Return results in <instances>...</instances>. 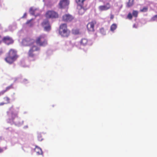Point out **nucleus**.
<instances>
[{
  "label": "nucleus",
  "mask_w": 157,
  "mask_h": 157,
  "mask_svg": "<svg viewBox=\"0 0 157 157\" xmlns=\"http://www.w3.org/2000/svg\"><path fill=\"white\" fill-rule=\"evenodd\" d=\"M86 0H75L78 7H79L80 9L78 11L79 13L82 14L84 12V8L83 5L84 2Z\"/></svg>",
  "instance_id": "20e7f679"
},
{
  "label": "nucleus",
  "mask_w": 157,
  "mask_h": 157,
  "mask_svg": "<svg viewBox=\"0 0 157 157\" xmlns=\"http://www.w3.org/2000/svg\"><path fill=\"white\" fill-rule=\"evenodd\" d=\"M3 149H2V148H0V153L2 152H3Z\"/></svg>",
  "instance_id": "f704fd0d"
},
{
  "label": "nucleus",
  "mask_w": 157,
  "mask_h": 157,
  "mask_svg": "<svg viewBox=\"0 0 157 157\" xmlns=\"http://www.w3.org/2000/svg\"><path fill=\"white\" fill-rule=\"evenodd\" d=\"M148 9L147 7H144L142 9H140V11L141 12H145L147 11Z\"/></svg>",
  "instance_id": "5701e85b"
},
{
  "label": "nucleus",
  "mask_w": 157,
  "mask_h": 157,
  "mask_svg": "<svg viewBox=\"0 0 157 157\" xmlns=\"http://www.w3.org/2000/svg\"><path fill=\"white\" fill-rule=\"evenodd\" d=\"M72 32V33L75 35L78 34L79 33V31L78 29H73Z\"/></svg>",
  "instance_id": "4be33fe9"
},
{
  "label": "nucleus",
  "mask_w": 157,
  "mask_h": 157,
  "mask_svg": "<svg viewBox=\"0 0 157 157\" xmlns=\"http://www.w3.org/2000/svg\"><path fill=\"white\" fill-rule=\"evenodd\" d=\"M70 33V31L67 29V26L66 24H62L60 25L59 33L62 36L67 37L69 35Z\"/></svg>",
  "instance_id": "f03ea898"
},
{
  "label": "nucleus",
  "mask_w": 157,
  "mask_h": 157,
  "mask_svg": "<svg viewBox=\"0 0 157 157\" xmlns=\"http://www.w3.org/2000/svg\"><path fill=\"white\" fill-rule=\"evenodd\" d=\"M113 18H114V15L113 14H111L110 15V19H112Z\"/></svg>",
  "instance_id": "7c9ffc66"
},
{
  "label": "nucleus",
  "mask_w": 157,
  "mask_h": 157,
  "mask_svg": "<svg viewBox=\"0 0 157 157\" xmlns=\"http://www.w3.org/2000/svg\"><path fill=\"white\" fill-rule=\"evenodd\" d=\"M100 32L103 35L105 34V31L104 29L103 28L100 29Z\"/></svg>",
  "instance_id": "a878e982"
},
{
  "label": "nucleus",
  "mask_w": 157,
  "mask_h": 157,
  "mask_svg": "<svg viewBox=\"0 0 157 157\" xmlns=\"http://www.w3.org/2000/svg\"><path fill=\"white\" fill-rule=\"evenodd\" d=\"M135 25H133V26H134V27H135Z\"/></svg>",
  "instance_id": "e433bc0d"
},
{
  "label": "nucleus",
  "mask_w": 157,
  "mask_h": 157,
  "mask_svg": "<svg viewBox=\"0 0 157 157\" xmlns=\"http://www.w3.org/2000/svg\"><path fill=\"white\" fill-rule=\"evenodd\" d=\"M13 84H11L10 86L7 87L6 89L4 90H3V91L4 92V93H5L6 91L9 90H10L13 89Z\"/></svg>",
  "instance_id": "412c9836"
},
{
  "label": "nucleus",
  "mask_w": 157,
  "mask_h": 157,
  "mask_svg": "<svg viewBox=\"0 0 157 157\" xmlns=\"http://www.w3.org/2000/svg\"><path fill=\"white\" fill-rule=\"evenodd\" d=\"M13 106H12L9 109V111L7 112V114L9 117V118L12 120H13L17 116V114L16 113H14L13 111Z\"/></svg>",
  "instance_id": "6e6552de"
},
{
  "label": "nucleus",
  "mask_w": 157,
  "mask_h": 157,
  "mask_svg": "<svg viewBox=\"0 0 157 157\" xmlns=\"http://www.w3.org/2000/svg\"><path fill=\"white\" fill-rule=\"evenodd\" d=\"M69 3V0H60L58 5L60 9H64L68 7Z\"/></svg>",
  "instance_id": "423d86ee"
},
{
  "label": "nucleus",
  "mask_w": 157,
  "mask_h": 157,
  "mask_svg": "<svg viewBox=\"0 0 157 157\" xmlns=\"http://www.w3.org/2000/svg\"><path fill=\"white\" fill-rule=\"evenodd\" d=\"M135 25H133V26H134V27H135Z\"/></svg>",
  "instance_id": "4c0bfd02"
},
{
  "label": "nucleus",
  "mask_w": 157,
  "mask_h": 157,
  "mask_svg": "<svg viewBox=\"0 0 157 157\" xmlns=\"http://www.w3.org/2000/svg\"><path fill=\"white\" fill-rule=\"evenodd\" d=\"M34 150L35 151L38 155H41L42 154V151L41 149L38 146H36Z\"/></svg>",
  "instance_id": "a211bd4d"
},
{
  "label": "nucleus",
  "mask_w": 157,
  "mask_h": 157,
  "mask_svg": "<svg viewBox=\"0 0 157 157\" xmlns=\"http://www.w3.org/2000/svg\"><path fill=\"white\" fill-rule=\"evenodd\" d=\"M5 104H6V103H5V102H1L0 103V106H2V105H4Z\"/></svg>",
  "instance_id": "2f4dec72"
},
{
  "label": "nucleus",
  "mask_w": 157,
  "mask_h": 157,
  "mask_svg": "<svg viewBox=\"0 0 157 157\" xmlns=\"http://www.w3.org/2000/svg\"><path fill=\"white\" fill-rule=\"evenodd\" d=\"M3 52L2 50H0V55L2 54L3 53Z\"/></svg>",
  "instance_id": "72a5a7b5"
},
{
  "label": "nucleus",
  "mask_w": 157,
  "mask_h": 157,
  "mask_svg": "<svg viewBox=\"0 0 157 157\" xmlns=\"http://www.w3.org/2000/svg\"><path fill=\"white\" fill-rule=\"evenodd\" d=\"M96 21H92L88 23L87 25V30L89 32H93L94 31V25L96 24Z\"/></svg>",
  "instance_id": "9d476101"
},
{
  "label": "nucleus",
  "mask_w": 157,
  "mask_h": 157,
  "mask_svg": "<svg viewBox=\"0 0 157 157\" xmlns=\"http://www.w3.org/2000/svg\"><path fill=\"white\" fill-rule=\"evenodd\" d=\"M127 17L129 19L131 20L132 18V15L131 13H129L128 14Z\"/></svg>",
  "instance_id": "cd10ccee"
},
{
  "label": "nucleus",
  "mask_w": 157,
  "mask_h": 157,
  "mask_svg": "<svg viewBox=\"0 0 157 157\" xmlns=\"http://www.w3.org/2000/svg\"><path fill=\"white\" fill-rule=\"evenodd\" d=\"M3 99L6 101V104H8L10 102V99L8 97H5L3 98Z\"/></svg>",
  "instance_id": "b1692460"
},
{
  "label": "nucleus",
  "mask_w": 157,
  "mask_h": 157,
  "mask_svg": "<svg viewBox=\"0 0 157 157\" xmlns=\"http://www.w3.org/2000/svg\"><path fill=\"white\" fill-rule=\"evenodd\" d=\"M2 41L7 45L12 44L14 42V40L13 39L8 36H4L2 39Z\"/></svg>",
  "instance_id": "1a4fd4ad"
},
{
  "label": "nucleus",
  "mask_w": 157,
  "mask_h": 157,
  "mask_svg": "<svg viewBox=\"0 0 157 157\" xmlns=\"http://www.w3.org/2000/svg\"><path fill=\"white\" fill-rule=\"evenodd\" d=\"M46 17L47 18H56L58 17V14L56 12L52 11H48L45 14Z\"/></svg>",
  "instance_id": "39448f33"
},
{
  "label": "nucleus",
  "mask_w": 157,
  "mask_h": 157,
  "mask_svg": "<svg viewBox=\"0 0 157 157\" xmlns=\"http://www.w3.org/2000/svg\"><path fill=\"white\" fill-rule=\"evenodd\" d=\"M7 55L10 56L11 57H12L16 59H17L18 57V55L17 54V51L12 49L10 50L7 53Z\"/></svg>",
  "instance_id": "f8f14e48"
},
{
  "label": "nucleus",
  "mask_w": 157,
  "mask_h": 157,
  "mask_svg": "<svg viewBox=\"0 0 157 157\" xmlns=\"http://www.w3.org/2000/svg\"><path fill=\"white\" fill-rule=\"evenodd\" d=\"M117 26L116 24L115 23L113 24L110 27V30L112 31H113L117 28Z\"/></svg>",
  "instance_id": "6ab92c4d"
},
{
  "label": "nucleus",
  "mask_w": 157,
  "mask_h": 157,
  "mask_svg": "<svg viewBox=\"0 0 157 157\" xmlns=\"http://www.w3.org/2000/svg\"><path fill=\"white\" fill-rule=\"evenodd\" d=\"M36 44L40 46L45 47L48 44V41L45 36L41 35L36 38Z\"/></svg>",
  "instance_id": "f257e3e1"
},
{
  "label": "nucleus",
  "mask_w": 157,
  "mask_h": 157,
  "mask_svg": "<svg viewBox=\"0 0 157 157\" xmlns=\"http://www.w3.org/2000/svg\"><path fill=\"white\" fill-rule=\"evenodd\" d=\"M38 11L36 9H34L33 7H31L29 9V13H30L32 15H35V16H38L39 14H35L36 12Z\"/></svg>",
  "instance_id": "f3484780"
},
{
  "label": "nucleus",
  "mask_w": 157,
  "mask_h": 157,
  "mask_svg": "<svg viewBox=\"0 0 157 157\" xmlns=\"http://www.w3.org/2000/svg\"><path fill=\"white\" fill-rule=\"evenodd\" d=\"M26 16V13H25L24 14L23 17Z\"/></svg>",
  "instance_id": "c9c22d12"
},
{
  "label": "nucleus",
  "mask_w": 157,
  "mask_h": 157,
  "mask_svg": "<svg viewBox=\"0 0 157 157\" xmlns=\"http://www.w3.org/2000/svg\"><path fill=\"white\" fill-rule=\"evenodd\" d=\"M40 49L39 48L36 46H33L30 48L28 52V56L29 57H33L35 55L33 53L34 51H39Z\"/></svg>",
  "instance_id": "0eeeda50"
},
{
  "label": "nucleus",
  "mask_w": 157,
  "mask_h": 157,
  "mask_svg": "<svg viewBox=\"0 0 157 157\" xmlns=\"http://www.w3.org/2000/svg\"><path fill=\"white\" fill-rule=\"evenodd\" d=\"M132 16L135 17H137L138 15V12L136 10H133L132 13Z\"/></svg>",
  "instance_id": "393cba45"
},
{
  "label": "nucleus",
  "mask_w": 157,
  "mask_h": 157,
  "mask_svg": "<svg viewBox=\"0 0 157 157\" xmlns=\"http://www.w3.org/2000/svg\"><path fill=\"white\" fill-rule=\"evenodd\" d=\"M151 21H157V15H155L152 17L151 20Z\"/></svg>",
  "instance_id": "bb28decb"
},
{
  "label": "nucleus",
  "mask_w": 157,
  "mask_h": 157,
  "mask_svg": "<svg viewBox=\"0 0 157 157\" xmlns=\"http://www.w3.org/2000/svg\"><path fill=\"white\" fill-rule=\"evenodd\" d=\"M22 44L25 46H33L34 44L36 43V39L35 40L33 38L27 37L23 39L22 41Z\"/></svg>",
  "instance_id": "7ed1b4c3"
},
{
  "label": "nucleus",
  "mask_w": 157,
  "mask_h": 157,
  "mask_svg": "<svg viewBox=\"0 0 157 157\" xmlns=\"http://www.w3.org/2000/svg\"><path fill=\"white\" fill-rule=\"evenodd\" d=\"M42 25L44 28V30L46 31H49L51 29V26L50 25L49 21L48 20H45L42 23Z\"/></svg>",
  "instance_id": "ddd939ff"
},
{
  "label": "nucleus",
  "mask_w": 157,
  "mask_h": 157,
  "mask_svg": "<svg viewBox=\"0 0 157 157\" xmlns=\"http://www.w3.org/2000/svg\"><path fill=\"white\" fill-rule=\"evenodd\" d=\"M111 8V5L109 2L106 3L105 5H101L99 6L98 9L100 11H106L109 9Z\"/></svg>",
  "instance_id": "9b49d317"
},
{
  "label": "nucleus",
  "mask_w": 157,
  "mask_h": 157,
  "mask_svg": "<svg viewBox=\"0 0 157 157\" xmlns=\"http://www.w3.org/2000/svg\"><path fill=\"white\" fill-rule=\"evenodd\" d=\"M33 20V19H32L29 20H28L26 23V24H30L29 26H31L33 25V23H31V22Z\"/></svg>",
  "instance_id": "c85d7f7f"
},
{
  "label": "nucleus",
  "mask_w": 157,
  "mask_h": 157,
  "mask_svg": "<svg viewBox=\"0 0 157 157\" xmlns=\"http://www.w3.org/2000/svg\"><path fill=\"white\" fill-rule=\"evenodd\" d=\"M73 18V17L69 14H66L63 17V20L66 22L71 21Z\"/></svg>",
  "instance_id": "2eb2a0df"
},
{
  "label": "nucleus",
  "mask_w": 157,
  "mask_h": 157,
  "mask_svg": "<svg viewBox=\"0 0 157 157\" xmlns=\"http://www.w3.org/2000/svg\"><path fill=\"white\" fill-rule=\"evenodd\" d=\"M134 0H129L127 3V6L128 7H130L133 5Z\"/></svg>",
  "instance_id": "aec40b11"
},
{
  "label": "nucleus",
  "mask_w": 157,
  "mask_h": 157,
  "mask_svg": "<svg viewBox=\"0 0 157 157\" xmlns=\"http://www.w3.org/2000/svg\"><path fill=\"white\" fill-rule=\"evenodd\" d=\"M89 43L88 40L85 38H82L80 41V43L81 45L83 46H86Z\"/></svg>",
  "instance_id": "dca6fc26"
},
{
  "label": "nucleus",
  "mask_w": 157,
  "mask_h": 157,
  "mask_svg": "<svg viewBox=\"0 0 157 157\" xmlns=\"http://www.w3.org/2000/svg\"><path fill=\"white\" fill-rule=\"evenodd\" d=\"M17 59L11 57L9 55L7 56L5 58V61L8 63L11 64H12L14 61L16 60Z\"/></svg>",
  "instance_id": "4468645a"
},
{
  "label": "nucleus",
  "mask_w": 157,
  "mask_h": 157,
  "mask_svg": "<svg viewBox=\"0 0 157 157\" xmlns=\"http://www.w3.org/2000/svg\"><path fill=\"white\" fill-rule=\"evenodd\" d=\"M38 140L39 141H41L42 140L41 137L40 136H38Z\"/></svg>",
  "instance_id": "c756f323"
},
{
  "label": "nucleus",
  "mask_w": 157,
  "mask_h": 157,
  "mask_svg": "<svg viewBox=\"0 0 157 157\" xmlns=\"http://www.w3.org/2000/svg\"><path fill=\"white\" fill-rule=\"evenodd\" d=\"M4 94V92L3 90L0 92V96L3 94Z\"/></svg>",
  "instance_id": "473e14b6"
}]
</instances>
